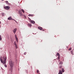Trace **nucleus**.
<instances>
[{
    "mask_svg": "<svg viewBox=\"0 0 74 74\" xmlns=\"http://www.w3.org/2000/svg\"><path fill=\"white\" fill-rule=\"evenodd\" d=\"M5 9V10H8L9 9H10V7L9 6H5L4 7Z\"/></svg>",
    "mask_w": 74,
    "mask_h": 74,
    "instance_id": "3",
    "label": "nucleus"
},
{
    "mask_svg": "<svg viewBox=\"0 0 74 74\" xmlns=\"http://www.w3.org/2000/svg\"><path fill=\"white\" fill-rule=\"evenodd\" d=\"M2 39V38H1V37L0 38V40L1 41Z\"/></svg>",
    "mask_w": 74,
    "mask_h": 74,
    "instance_id": "29",
    "label": "nucleus"
},
{
    "mask_svg": "<svg viewBox=\"0 0 74 74\" xmlns=\"http://www.w3.org/2000/svg\"><path fill=\"white\" fill-rule=\"evenodd\" d=\"M24 16L25 18H26V16L24 15Z\"/></svg>",
    "mask_w": 74,
    "mask_h": 74,
    "instance_id": "28",
    "label": "nucleus"
},
{
    "mask_svg": "<svg viewBox=\"0 0 74 74\" xmlns=\"http://www.w3.org/2000/svg\"><path fill=\"white\" fill-rule=\"evenodd\" d=\"M1 23V22L0 21V24Z\"/></svg>",
    "mask_w": 74,
    "mask_h": 74,
    "instance_id": "37",
    "label": "nucleus"
},
{
    "mask_svg": "<svg viewBox=\"0 0 74 74\" xmlns=\"http://www.w3.org/2000/svg\"><path fill=\"white\" fill-rule=\"evenodd\" d=\"M2 16H4V13H2Z\"/></svg>",
    "mask_w": 74,
    "mask_h": 74,
    "instance_id": "13",
    "label": "nucleus"
},
{
    "mask_svg": "<svg viewBox=\"0 0 74 74\" xmlns=\"http://www.w3.org/2000/svg\"><path fill=\"white\" fill-rule=\"evenodd\" d=\"M15 46L16 47V49H17L18 48V47H17V45H15Z\"/></svg>",
    "mask_w": 74,
    "mask_h": 74,
    "instance_id": "19",
    "label": "nucleus"
},
{
    "mask_svg": "<svg viewBox=\"0 0 74 74\" xmlns=\"http://www.w3.org/2000/svg\"><path fill=\"white\" fill-rule=\"evenodd\" d=\"M39 72V71H38V70L37 71V73H38Z\"/></svg>",
    "mask_w": 74,
    "mask_h": 74,
    "instance_id": "26",
    "label": "nucleus"
},
{
    "mask_svg": "<svg viewBox=\"0 0 74 74\" xmlns=\"http://www.w3.org/2000/svg\"><path fill=\"white\" fill-rule=\"evenodd\" d=\"M12 20H13V21H15V20L14 19H12Z\"/></svg>",
    "mask_w": 74,
    "mask_h": 74,
    "instance_id": "31",
    "label": "nucleus"
},
{
    "mask_svg": "<svg viewBox=\"0 0 74 74\" xmlns=\"http://www.w3.org/2000/svg\"><path fill=\"white\" fill-rule=\"evenodd\" d=\"M20 14V15L21 16H23V14H22V13Z\"/></svg>",
    "mask_w": 74,
    "mask_h": 74,
    "instance_id": "18",
    "label": "nucleus"
},
{
    "mask_svg": "<svg viewBox=\"0 0 74 74\" xmlns=\"http://www.w3.org/2000/svg\"><path fill=\"white\" fill-rule=\"evenodd\" d=\"M38 29H39V30H42V28L40 27H38Z\"/></svg>",
    "mask_w": 74,
    "mask_h": 74,
    "instance_id": "6",
    "label": "nucleus"
},
{
    "mask_svg": "<svg viewBox=\"0 0 74 74\" xmlns=\"http://www.w3.org/2000/svg\"><path fill=\"white\" fill-rule=\"evenodd\" d=\"M60 59V56H58V59L59 60Z\"/></svg>",
    "mask_w": 74,
    "mask_h": 74,
    "instance_id": "24",
    "label": "nucleus"
},
{
    "mask_svg": "<svg viewBox=\"0 0 74 74\" xmlns=\"http://www.w3.org/2000/svg\"><path fill=\"white\" fill-rule=\"evenodd\" d=\"M57 55L58 56H60V54H59V53H57Z\"/></svg>",
    "mask_w": 74,
    "mask_h": 74,
    "instance_id": "20",
    "label": "nucleus"
},
{
    "mask_svg": "<svg viewBox=\"0 0 74 74\" xmlns=\"http://www.w3.org/2000/svg\"><path fill=\"white\" fill-rule=\"evenodd\" d=\"M28 16H32H32H33L34 15H33L29 14L28 15Z\"/></svg>",
    "mask_w": 74,
    "mask_h": 74,
    "instance_id": "10",
    "label": "nucleus"
},
{
    "mask_svg": "<svg viewBox=\"0 0 74 74\" xmlns=\"http://www.w3.org/2000/svg\"><path fill=\"white\" fill-rule=\"evenodd\" d=\"M69 51H71V48H69Z\"/></svg>",
    "mask_w": 74,
    "mask_h": 74,
    "instance_id": "23",
    "label": "nucleus"
},
{
    "mask_svg": "<svg viewBox=\"0 0 74 74\" xmlns=\"http://www.w3.org/2000/svg\"><path fill=\"white\" fill-rule=\"evenodd\" d=\"M14 21L16 22V23H17V21H16L15 20V21Z\"/></svg>",
    "mask_w": 74,
    "mask_h": 74,
    "instance_id": "33",
    "label": "nucleus"
},
{
    "mask_svg": "<svg viewBox=\"0 0 74 74\" xmlns=\"http://www.w3.org/2000/svg\"><path fill=\"white\" fill-rule=\"evenodd\" d=\"M62 66H59L60 69H61V68H62Z\"/></svg>",
    "mask_w": 74,
    "mask_h": 74,
    "instance_id": "25",
    "label": "nucleus"
},
{
    "mask_svg": "<svg viewBox=\"0 0 74 74\" xmlns=\"http://www.w3.org/2000/svg\"><path fill=\"white\" fill-rule=\"evenodd\" d=\"M42 31H44V29H43Z\"/></svg>",
    "mask_w": 74,
    "mask_h": 74,
    "instance_id": "35",
    "label": "nucleus"
},
{
    "mask_svg": "<svg viewBox=\"0 0 74 74\" xmlns=\"http://www.w3.org/2000/svg\"><path fill=\"white\" fill-rule=\"evenodd\" d=\"M15 37L16 40L18 39V38H17V37L16 36V35H15Z\"/></svg>",
    "mask_w": 74,
    "mask_h": 74,
    "instance_id": "16",
    "label": "nucleus"
},
{
    "mask_svg": "<svg viewBox=\"0 0 74 74\" xmlns=\"http://www.w3.org/2000/svg\"><path fill=\"white\" fill-rule=\"evenodd\" d=\"M59 61H60V60H59Z\"/></svg>",
    "mask_w": 74,
    "mask_h": 74,
    "instance_id": "39",
    "label": "nucleus"
},
{
    "mask_svg": "<svg viewBox=\"0 0 74 74\" xmlns=\"http://www.w3.org/2000/svg\"><path fill=\"white\" fill-rule=\"evenodd\" d=\"M21 11H22L23 13H24V10H23V9H22Z\"/></svg>",
    "mask_w": 74,
    "mask_h": 74,
    "instance_id": "21",
    "label": "nucleus"
},
{
    "mask_svg": "<svg viewBox=\"0 0 74 74\" xmlns=\"http://www.w3.org/2000/svg\"><path fill=\"white\" fill-rule=\"evenodd\" d=\"M16 41H17V42H18V38H17V39H16Z\"/></svg>",
    "mask_w": 74,
    "mask_h": 74,
    "instance_id": "32",
    "label": "nucleus"
},
{
    "mask_svg": "<svg viewBox=\"0 0 74 74\" xmlns=\"http://www.w3.org/2000/svg\"><path fill=\"white\" fill-rule=\"evenodd\" d=\"M18 13H19V14H21L22 13V11H21V10H19Z\"/></svg>",
    "mask_w": 74,
    "mask_h": 74,
    "instance_id": "9",
    "label": "nucleus"
},
{
    "mask_svg": "<svg viewBox=\"0 0 74 74\" xmlns=\"http://www.w3.org/2000/svg\"><path fill=\"white\" fill-rule=\"evenodd\" d=\"M8 20H12V18L11 16L9 17L8 18Z\"/></svg>",
    "mask_w": 74,
    "mask_h": 74,
    "instance_id": "7",
    "label": "nucleus"
},
{
    "mask_svg": "<svg viewBox=\"0 0 74 74\" xmlns=\"http://www.w3.org/2000/svg\"><path fill=\"white\" fill-rule=\"evenodd\" d=\"M0 27H1V26H0Z\"/></svg>",
    "mask_w": 74,
    "mask_h": 74,
    "instance_id": "38",
    "label": "nucleus"
},
{
    "mask_svg": "<svg viewBox=\"0 0 74 74\" xmlns=\"http://www.w3.org/2000/svg\"><path fill=\"white\" fill-rule=\"evenodd\" d=\"M17 30V28H16L13 30V32L14 34H15V33H16V31Z\"/></svg>",
    "mask_w": 74,
    "mask_h": 74,
    "instance_id": "4",
    "label": "nucleus"
},
{
    "mask_svg": "<svg viewBox=\"0 0 74 74\" xmlns=\"http://www.w3.org/2000/svg\"><path fill=\"white\" fill-rule=\"evenodd\" d=\"M62 72H64V69H63V68L62 69Z\"/></svg>",
    "mask_w": 74,
    "mask_h": 74,
    "instance_id": "11",
    "label": "nucleus"
},
{
    "mask_svg": "<svg viewBox=\"0 0 74 74\" xmlns=\"http://www.w3.org/2000/svg\"><path fill=\"white\" fill-rule=\"evenodd\" d=\"M26 52H25L24 53V55H26Z\"/></svg>",
    "mask_w": 74,
    "mask_h": 74,
    "instance_id": "27",
    "label": "nucleus"
},
{
    "mask_svg": "<svg viewBox=\"0 0 74 74\" xmlns=\"http://www.w3.org/2000/svg\"><path fill=\"white\" fill-rule=\"evenodd\" d=\"M1 37V35H0V38Z\"/></svg>",
    "mask_w": 74,
    "mask_h": 74,
    "instance_id": "34",
    "label": "nucleus"
},
{
    "mask_svg": "<svg viewBox=\"0 0 74 74\" xmlns=\"http://www.w3.org/2000/svg\"><path fill=\"white\" fill-rule=\"evenodd\" d=\"M63 64V62H60L59 63L60 64Z\"/></svg>",
    "mask_w": 74,
    "mask_h": 74,
    "instance_id": "17",
    "label": "nucleus"
},
{
    "mask_svg": "<svg viewBox=\"0 0 74 74\" xmlns=\"http://www.w3.org/2000/svg\"><path fill=\"white\" fill-rule=\"evenodd\" d=\"M2 1H4V0H1Z\"/></svg>",
    "mask_w": 74,
    "mask_h": 74,
    "instance_id": "36",
    "label": "nucleus"
},
{
    "mask_svg": "<svg viewBox=\"0 0 74 74\" xmlns=\"http://www.w3.org/2000/svg\"><path fill=\"white\" fill-rule=\"evenodd\" d=\"M63 74V73L62 72V71H61V70H60L59 72L58 73V74Z\"/></svg>",
    "mask_w": 74,
    "mask_h": 74,
    "instance_id": "8",
    "label": "nucleus"
},
{
    "mask_svg": "<svg viewBox=\"0 0 74 74\" xmlns=\"http://www.w3.org/2000/svg\"><path fill=\"white\" fill-rule=\"evenodd\" d=\"M14 45H16V43L15 41L14 42Z\"/></svg>",
    "mask_w": 74,
    "mask_h": 74,
    "instance_id": "22",
    "label": "nucleus"
},
{
    "mask_svg": "<svg viewBox=\"0 0 74 74\" xmlns=\"http://www.w3.org/2000/svg\"><path fill=\"white\" fill-rule=\"evenodd\" d=\"M5 2L7 4H9V3H8V2L7 1H6Z\"/></svg>",
    "mask_w": 74,
    "mask_h": 74,
    "instance_id": "14",
    "label": "nucleus"
},
{
    "mask_svg": "<svg viewBox=\"0 0 74 74\" xmlns=\"http://www.w3.org/2000/svg\"><path fill=\"white\" fill-rule=\"evenodd\" d=\"M71 53L72 54V55H74V53H73V51H71Z\"/></svg>",
    "mask_w": 74,
    "mask_h": 74,
    "instance_id": "12",
    "label": "nucleus"
},
{
    "mask_svg": "<svg viewBox=\"0 0 74 74\" xmlns=\"http://www.w3.org/2000/svg\"><path fill=\"white\" fill-rule=\"evenodd\" d=\"M1 69H2V68L1 67Z\"/></svg>",
    "mask_w": 74,
    "mask_h": 74,
    "instance_id": "40",
    "label": "nucleus"
},
{
    "mask_svg": "<svg viewBox=\"0 0 74 74\" xmlns=\"http://www.w3.org/2000/svg\"><path fill=\"white\" fill-rule=\"evenodd\" d=\"M0 60L1 62L3 64H5L6 60H7V57H5V58H3V60L1 59V58L0 59Z\"/></svg>",
    "mask_w": 74,
    "mask_h": 74,
    "instance_id": "1",
    "label": "nucleus"
},
{
    "mask_svg": "<svg viewBox=\"0 0 74 74\" xmlns=\"http://www.w3.org/2000/svg\"><path fill=\"white\" fill-rule=\"evenodd\" d=\"M30 21L31 22V23H33V24H34V23H35V21L33 20H31V19L30 20Z\"/></svg>",
    "mask_w": 74,
    "mask_h": 74,
    "instance_id": "5",
    "label": "nucleus"
},
{
    "mask_svg": "<svg viewBox=\"0 0 74 74\" xmlns=\"http://www.w3.org/2000/svg\"><path fill=\"white\" fill-rule=\"evenodd\" d=\"M9 64L10 66V67L12 68L14 66V63L12 62V60H10L9 61Z\"/></svg>",
    "mask_w": 74,
    "mask_h": 74,
    "instance_id": "2",
    "label": "nucleus"
},
{
    "mask_svg": "<svg viewBox=\"0 0 74 74\" xmlns=\"http://www.w3.org/2000/svg\"><path fill=\"white\" fill-rule=\"evenodd\" d=\"M4 66L5 67H7V66H6L5 64Z\"/></svg>",
    "mask_w": 74,
    "mask_h": 74,
    "instance_id": "30",
    "label": "nucleus"
},
{
    "mask_svg": "<svg viewBox=\"0 0 74 74\" xmlns=\"http://www.w3.org/2000/svg\"><path fill=\"white\" fill-rule=\"evenodd\" d=\"M28 25L29 26H30V27H31L32 25V24L31 23H29Z\"/></svg>",
    "mask_w": 74,
    "mask_h": 74,
    "instance_id": "15",
    "label": "nucleus"
}]
</instances>
